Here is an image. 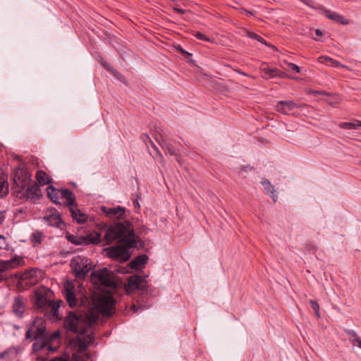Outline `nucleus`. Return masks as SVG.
<instances>
[{"instance_id": "25", "label": "nucleus", "mask_w": 361, "mask_h": 361, "mask_svg": "<svg viewBox=\"0 0 361 361\" xmlns=\"http://www.w3.org/2000/svg\"><path fill=\"white\" fill-rule=\"evenodd\" d=\"M36 178L39 183L42 185H45L51 183V178L42 171H38L36 173Z\"/></svg>"}, {"instance_id": "32", "label": "nucleus", "mask_w": 361, "mask_h": 361, "mask_svg": "<svg viewBox=\"0 0 361 361\" xmlns=\"http://www.w3.org/2000/svg\"><path fill=\"white\" fill-rule=\"evenodd\" d=\"M246 35H247V37H248L250 39H255V40L259 42L262 44H267L265 40L262 37H260L259 35H257L255 32H247Z\"/></svg>"}, {"instance_id": "27", "label": "nucleus", "mask_w": 361, "mask_h": 361, "mask_svg": "<svg viewBox=\"0 0 361 361\" xmlns=\"http://www.w3.org/2000/svg\"><path fill=\"white\" fill-rule=\"evenodd\" d=\"M44 238V236L43 234L41 232L36 231L32 233L30 236V241L34 246H36L40 245L42 243Z\"/></svg>"}, {"instance_id": "46", "label": "nucleus", "mask_w": 361, "mask_h": 361, "mask_svg": "<svg viewBox=\"0 0 361 361\" xmlns=\"http://www.w3.org/2000/svg\"><path fill=\"white\" fill-rule=\"evenodd\" d=\"M73 358H74V361H84L82 358H79V357H78V356H76V355H75V356L73 357Z\"/></svg>"}, {"instance_id": "26", "label": "nucleus", "mask_w": 361, "mask_h": 361, "mask_svg": "<svg viewBox=\"0 0 361 361\" xmlns=\"http://www.w3.org/2000/svg\"><path fill=\"white\" fill-rule=\"evenodd\" d=\"M345 332L350 336V341L353 345H357L361 348V338L354 330L345 329Z\"/></svg>"}, {"instance_id": "9", "label": "nucleus", "mask_w": 361, "mask_h": 361, "mask_svg": "<svg viewBox=\"0 0 361 361\" xmlns=\"http://www.w3.org/2000/svg\"><path fill=\"white\" fill-rule=\"evenodd\" d=\"M23 262V259L20 257H16L9 260H0V281L5 279V277L1 274V273L8 269H14L21 265Z\"/></svg>"}, {"instance_id": "11", "label": "nucleus", "mask_w": 361, "mask_h": 361, "mask_svg": "<svg viewBox=\"0 0 361 361\" xmlns=\"http://www.w3.org/2000/svg\"><path fill=\"white\" fill-rule=\"evenodd\" d=\"M30 180V176L23 170H19L16 172L14 177V183L20 189L26 188Z\"/></svg>"}, {"instance_id": "30", "label": "nucleus", "mask_w": 361, "mask_h": 361, "mask_svg": "<svg viewBox=\"0 0 361 361\" xmlns=\"http://www.w3.org/2000/svg\"><path fill=\"white\" fill-rule=\"evenodd\" d=\"M159 144L163 148H165L167 150L170 155L176 154V149L166 140L161 139V140L159 141Z\"/></svg>"}, {"instance_id": "28", "label": "nucleus", "mask_w": 361, "mask_h": 361, "mask_svg": "<svg viewBox=\"0 0 361 361\" xmlns=\"http://www.w3.org/2000/svg\"><path fill=\"white\" fill-rule=\"evenodd\" d=\"M260 71L262 73H264L265 75V76L267 78H276V75H275L276 68H270L266 64H262L260 67Z\"/></svg>"}, {"instance_id": "31", "label": "nucleus", "mask_w": 361, "mask_h": 361, "mask_svg": "<svg viewBox=\"0 0 361 361\" xmlns=\"http://www.w3.org/2000/svg\"><path fill=\"white\" fill-rule=\"evenodd\" d=\"M102 63L104 66V67H105L108 71L111 72L118 79L122 81L125 80V78L118 71L112 68L106 61H104Z\"/></svg>"}, {"instance_id": "48", "label": "nucleus", "mask_w": 361, "mask_h": 361, "mask_svg": "<svg viewBox=\"0 0 361 361\" xmlns=\"http://www.w3.org/2000/svg\"><path fill=\"white\" fill-rule=\"evenodd\" d=\"M238 73L243 75H245V76H250L249 75H247V73H244V72H242V71H236Z\"/></svg>"}, {"instance_id": "49", "label": "nucleus", "mask_w": 361, "mask_h": 361, "mask_svg": "<svg viewBox=\"0 0 361 361\" xmlns=\"http://www.w3.org/2000/svg\"><path fill=\"white\" fill-rule=\"evenodd\" d=\"M356 125H357V128L361 127V121H357Z\"/></svg>"}, {"instance_id": "34", "label": "nucleus", "mask_w": 361, "mask_h": 361, "mask_svg": "<svg viewBox=\"0 0 361 361\" xmlns=\"http://www.w3.org/2000/svg\"><path fill=\"white\" fill-rule=\"evenodd\" d=\"M339 126L341 128L344 129H357V125H356V123H348V122H344L339 124Z\"/></svg>"}, {"instance_id": "54", "label": "nucleus", "mask_w": 361, "mask_h": 361, "mask_svg": "<svg viewBox=\"0 0 361 361\" xmlns=\"http://www.w3.org/2000/svg\"><path fill=\"white\" fill-rule=\"evenodd\" d=\"M136 204H137V207H139V206H140L139 203L137 202Z\"/></svg>"}, {"instance_id": "41", "label": "nucleus", "mask_w": 361, "mask_h": 361, "mask_svg": "<svg viewBox=\"0 0 361 361\" xmlns=\"http://www.w3.org/2000/svg\"><path fill=\"white\" fill-rule=\"evenodd\" d=\"M35 272L36 271L35 270H30V271H28L27 273H25L24 274V278L25 279L32 278L35 276Z\"/></svg>"}, {"instance_id": "8", "label": "nucleus", "mask_w": 361, "mask_h": 361, "mask_svg": "<svg viewBox=\"0 0 361 361\" xmlns=\"http://www.w3.org/2000/svg\"><path fill=\"white\" fill-rule=\"evenodd\" d=\"M147 287L145 277L138 275H133L128 277V283L126 286V292L130 294L136 290H144Z\"/></svg>"}, {"instance_id": "36", "label": "nucleus", "mask_w": 361, "mask_h": 361, "mask_svg": "<svg viewBox=\"0 0 361 361\" xmlns=\"http://www.w3.org/2000/svg\"><path fill=\"white\" fill-rule=\"evenodd\" d=\"M8 244L6 240V238L4 235H0V250H8Z\"/></svg>"}, {"instance_id": "14", "label": "nucleus", "mask_w": 361, "mask_h": 361, "mask_svg": "<svg viewBox=\"0 0 361 361\" xmlns=\"http://www.w3.org/2000/svg\"><path fill=\"white\" fill-rule=\"evenodd\" d=\"M43 219L48 225L51 226L61 228V226L63 225L60 215L56 210L51 211L50 213L46 215Z\"/></svg>"}, {"instance_id": "44", "label": "nucleus", "mask_w": 361, "mask_h": 361, "mask_svg": "<svg viewBox=\"0 0 361 361\" xmlns=\"http://www.w3.org/2000/svg\"><path fill=\"white\" fill-rule=\"evenodd\" d=\"M4 219H5V216H4V212H0V225L3 223V221H4Z\"/></svg>"}, {"instance_id": "39", "label": "nucleus", "mask_w": 361, "mask_h": 361, "mask_svg": "<svg viewBox=\"0 0 361 361\" xmlns=\"http://www.w3.org/2000/svg\"><path fill=\"white\" fill-rule=\"evenodd\" d=\"M195 36L199 39H201V40H204V41H208L209 42L210 39L206 37L203 33L202 32H197L195 34Z\"/></svg>"}, {"instance_id": "40", "label": "nucleus", "mask_w": 361, "mask_h": 361, "mask_svg": "<svg viewBox=\"0 0 361 361\" xmlns=\"http://www.w3.org/2000/svg\"><path fill=\"white\" fill-rule=\"evenodd\" d=\"M288 65L291 70L295 71L296 73L300 72V67L298 66H297L296 64H294L293 63H288Z\"/></svg>"}, {"instance_id": "10", "label": "nucleus", "mask_w": 361, "mask_h": 361, "mask_svg": "<svg viewBox=\"0 0 361 361\" xmlns=\"http://www.w3.org/2000/svg\"><path fill=\"white\" fill-rule=\"evenodd\" d=\"M63 295L66 302L71 307L78 304V299L75 297L74 286L72 283L67 281L64 286Z\"/></svg>"}, {"instance_id": "23", "label": "nucleus", "mask_w": 361, "mask_h": 361, "mask_svg": "<svg viewBox=\"0 0 361 361\" xmlns=\"http://www.w3.org/2000/svg\"><path fill=\"white\" fill-rule=\"evenodd\" d=\"M47 190L49 197L53 202L56 204H61L59 201L60 190H56L54 186L49 185Z\"/></svg>"}, {"instance_id": "20", "label": "nucleus", "mask_w": 361, "mask_h": 361, "mask_svg": "<svg viewBox=\"0 0 361 361\" xmlns=\"http://www.w3.org/2000/svg\"><path fill=\"white\" fill-rule=\"evenodd\" d=\"M69 210L73 219H75L78 223H84L87 221V215L81 212L80 210L76 207L75 204L70 207Z\"/></svg>"}, {"instance_id": "53", "label": "nucleus", "mask_w": 361, "mask_h": 361, "mask_svg": "<svg viewBox=\"0 0 361 361\" xmlns=\"http://www.w3.org/2000/svg\"><path fill=\"white\" fill-rule=\"evenodd\" d=\"M247 13H248L249 14H252V12H250V11H247Z\"/></svg>"}, {"instance_id": "42", "label": "nucleus", "mask_w": 361, "mask_h": 361, "mask_svg": "<svg viewBox=\"0 0 361 361\" xmlns=\"http://www.w3.org/2000/svg\"><path fill=\"white\" fill-rule=\"evenodd\" d=\"M176 49L178 50L183 54H186V55H188V56H191V54L190 53H188V51H185L180 45H178Z\"/></svg>"}, {"instance_id": "37", "label": "nucleus", "mask_w": 361, "mask_h": 361, "mask_svg": "<svg viewBox=\"0 0 361 361\" xmlns=\"http://www.w3.org/2000/svg\"><path fill=\"white\" fill-rule=\"evenodd\" d=\"M275 75H276V78H289L288 75L283 72V71H281L280 70L276 68V71H275Z\"/></svg>"}, {"instance_id": "51", "label": "nucleus", "mask_w": 361, "mask_h": 361, "mask_svg": "<svg viewBox=\"0 0 361 361\" xmlns=\"http://www.w3.org/2000/svg\"><path fill=\"white\" fill-rule=\"evenodd\" d=\"M6 354V352L5 353H0V358H2L4 357V355Z\"/></svg>"}, {"instance_id": "18", "label": "nucleus", "mask_w": 361, "mask_h": 361, "mask_svg": "<svg viewBox=\"0 0 361 361\" xmlns=\"http://www.w3.org/2000/svg\"><path fill=\"white\" fill-rule=\"evenodd\" d=\"M25 195L28 199L35 200L41 196L39 186L37 183L27 186L25 190Z\"/></svg>"}, {"instance_id": "21", "label": "nucleus", "mask_w": 361, "mask_h": 361, "mask_svg": "<svg viewBox=\"0 0 361 361\" xmlns=\"http://www.w3.org/2000/svg\"><path fill=\"white\" fill-rule=\"evenodd\" d=\"M148 257L147 255H139L130 262L129 266L131 269L138 270L145 266Z\"/></svg>"}, {"instance_id": "4", "label": "nucleus", "mask_w": 361, "mask_h": 361, "mask_svg": "<svg viewBox=\"0 0 361 361\" xmlns=\"http://www.w3.org/2000/svg\"><path fill=\"white\" fill-rule=\"evenodd\" d=\"M65 237L68 242L76 245H97L102 241L101 233L97 232H93L85 236L66 233Z\"/></svg>"}, {"instance_id": "16", "label": "nucleus", "mask_w": 361, "mask_h": 361, "mask_svg": "<svg viewBox=\"0 0 361 361\" xmlns=\"http://www.w3.org/2000/svg\"><path fill=\"white\" fill-rule=\"evenodd\" d=\"M13 312L18 317H22L25 310V302L20 296L14 298L12 304Z\"/></svg>"}, {"instance_id": "13", "label": "nucleus", "mask_w": 361, "mask_h": 361, "mask_svg": "<svg viewBox=\"0 0 361 361\" xmlns=\"http://www.w3.org/2000/svg\"><path fill=\"white\" fill-rule=\"evenodd\" d=\"M102 211L110 218L121 219L124 218L126 209L121 206L111 208L103 207Z\"/></svg>"}, {"instance_id": "24", "label": "nucleus", "mask_w": 361, "mask_h": 361, "mask_svg": "<svg viewBox=\"0 0 361 361\" xmlns=\"http://www.w3.org/2000/svg\"><path fill=\"white\" fill-rule=\"evenodd\" d=\"M8 193V184L4 174L0 173V197L6 196Z\"/></svg>"}, {"instance_id": "50", "label": "nucleus", "mask_w": 361, "mask_h": 361, "mask_svg": "<svg viewBox=\"0 0 361 361\" xmlns=\"http://www.w3.org/2000/svg\"><path fill=\"white\" fill-rule=\"evenodd\" d=\"M302 1L306 5L309 6L308 4V0H302Z\"/></svg>"}, {"instance_id": "43", "label": "nucleus", "mask_w": 361, "mask_h": 361, "mask_svg": "<svg viewBox=\"0 0 361 361\" xmlns=\"http://www.w3.org/2000/svg\"><path fill=\"white\" fill-rule=\"evenodd\" d=\"M307 249L310 251L314 252L315 250V246L312 243H309L307 245Z\"/></svg>"}, {"instance_id": "5", "label": "nucleus", "mask_w": 361, "mask_h": 361, "mask_svg": "<svg viewBox=\"0 0 361 361\" xmlns=\"http://www.w3.org/2000/svg\"><path fill=\"white\" fill-rule=\"evenodd\" d=\"M71 267L78 278H85L91 269L90 260L83 256H75L71 260Z\"/></svg>"}, {"instance_id": "3", "label": "nucleus", "mask_w": 361, "mask_h": 361, "mask_svg": "<svg viewBox=\"0 0 361 361\" xmlns=\"http://www.w3.org/2000/svg\"><path fill=\"white\" fill-rule=\"evenodd\" d=\"M60 334L56 331L49 335L46 331V326L44 321L41 318L35 319L30 328L27 331L25 339H33L35 341L32 345V349L35 352L40 351L44 348L48 346L49 351H55V348L49 345V342L56 341L59 338Z\"/></svg>"}, {"instance_id": "52", "label": "nucleus", "mask_w": 361, "mask_h": 361, "mask_svg": "<svg viewBox=\"0 0 361 361\" xmlns=\"http://www.w3.org/2000/svg\"><path fill=\"white\" fill-rule=\"evenodd\" d=\"M133 309H135V308H136V307H135V305H133ZM134 311L135 312V311H136V310H134Z\"/></svg>"}, {"instance_id": "55", "label": "nucleus", "mask_w": 361, "mask_h": 361, "mask_svg": "<svg viewBox=\"0 0 361 361\" xmlns=\"http://www.w3.org/2000/svg\"><path fill=\"white\" fill-rule=\"evenodd\" d=\"M359 164L361 165V161H360Z\"/></svg>"}, {"instance_id": "22", "label": "nucleus", "mask_w": 361, "mask_h": 361, "mask_svg": "<svg viewBox=\"0 0 361 361\" xmlns=\"http://www.w3.org/2000/svg\"><path fill=\"white\" fill-rule=\"evenodd\" d=\"M51 304V299H48L43 293H36L35 305L37 308L44 309Z\"/></svg>"}, {"instance_id": "29", "label": "nucleus", "mask_w": 361, "mask_h": 361, "mask_svg": "<svg viewBox=\"0 0 361 361\" xmlns=\"http://www.w3.org/2000/svg\"><path fill=\"white\" fill-rule=\"evenodd\" d=\"M319 61L321 63H330L329 65L333 67H345L344 65L341 64L340 62L334 60L333 59L329 56H321L319 58Z\"/></svg>"}, {"instance_id": "6", "label": "nucleus", "mask_w": 361, "mask_h": 361, "mask_svg": "<svg viewBox=\"0 0 361 361\" xmlns=\"http://www.w3.org/2000/svg\"><path fill=\"white\" fill-rule=\"evenodd\" d=\"M116 301L112 295H102L94 301L98 312L107 317L114 313Z\"/></svg>"}, {"instance_id": "2", "label": "nucleus", "mask_w": 361, "mask_h": 361, "mask_svg": "<svg viewBox=\"0 0 361 361\" xmlns=\"http://www.w3.org/2000/svg\"><path fill=\"white\" fill-rule=\"evenodd\" d=\"M93 322H95L94 317L73 312H70L64 321V326L67 330L80 335L76 340L79 352H84L93 342L94 334L90 331Z\"/></svg>"}, {"instance_id": "7", "label": "nucleus", "mask_w": 361, "mask_h": 361, "mask_svg": "<svg viewBox=\"0 0 361 361\" xmlns=\"http://www.w3.org/2000/svg\"><path fill=\"white\" fill-rule=\"evenodd\" d=\"M92 276L97 280V282H99L102 286L111 288L116 286L113 273L108 271L106 268L94 271Z\"/></svg>"}, {"instance_id": "17", "label": "nucleus", "mask_w": 361, "mask_h": 361, "mask_svg": "<svg viewBox=\"0 0 361 361\" xmlns=\"http://www.w3.org/2000/svg\"><path fill=\"white\" fill-rule=\"evenodd\" d=\"M261 184L262 185L267 194L273 200L274 202H276L278 199V194L276 192L274 185H273L270 181L266 178L262 179Z\"/></svg>"}, {"instance_id": "33", "label": "nucleus", "mask_w": 361, "mask_h": 361, "mask_svg": "<svg viewBox=\"0 0 361 361\" xmlns=\"http://www.w3.org/2000/svg\"><path fill=\"white\" fill-rule=\"evenodd\" d=\"M310 305H311V307L312 308V310H314V313H315V315L317 318H320L321 317V314H320V312H319V305L318 304L317 302L314 301V300H311L310 301Z\"/></svg>"}, {"instance_id": "12", "label": "nucleus", "mask_w": 361, "mask_h": 361, "mask_svg": "<svg viewBox=\"0 0 361 361\" xmlns=\"http://www.w3.org/2000/svg\"><path fill=\"white\" fill-rule=\"evenodd\" d=\"M325 16L340 25H345L350 23V20L345 18L344 16L340 15L338 13L335 11H331L329 9H326L324 7L322 8Z\"/></svg>"}, {"instance_id": "47", "label": "nucleus", "mask_w": 361, "mask_h": 361, "mask_svg": "<svg viewBox=\"0 0 361 361\" xmlns=\"http://www.w3.org/2000/svg\"><path fill=\"white\" fill-rule=\"evenodd\" d=\"M315 32H316L317 35H318V36H321L322 35L321 30L319 29L316 30Z\"/></svg>"}, {"instance_id": "19", "label": "nucleus", "mask_w": 361, "mask_h": 361, "mask_svg": "<svg viewBox=\"0 0 361 361\" xmlns=\"http://www.w3.org/2000/svg\"><path fill=\"white\" fill-rule=\"evenodd\" d=\"M59 200L63 199L66 201V204L70 207L75 204V197L74 194L68 189H62L59 191Z\"/></svg>"}, {"instance_id": "1", "label": "nucleus", "mask_w": 361, "mask_h": 361, "mask_svg": "<svg viewBox=\"0 0 361 361\" xmlns=\"http://www.w3.org/2000/svg\"><path fill=\"white\" fill-rule=\"evenodd\" d=\"M106 233L104 241L106 245L116 243V246H111L104 250L106 255L114 259L125 262L130 257V249L137 245L135 233L132 224L125 221L109 226H106Z\"/></svg>"}, {"instance_id": "15", "label": "nucleus", "mask_w": 361, "mask_h": 361, "mask_svg": "<svg viewBox=\"0 0 361 361\" xmlns=\"http://www.w3.org/2000/svg\"><path fill=\"white\" fill-rule=\"evenodd\" d=\"M298 107V105L291 100L279 101L276 106L277 111L283 114H288L290 111Z\"/></svg>"}, {"instance_id": "45", "label": "nucleus", "mask_w": 361, "mask_h": 361, "mask_svg": "<svg viewBox=\"0 0 361 361\" xmlns=\"http://www.w3.org/2000/svg\"><path fill=\"white\" fill-rule=\"evenodd\" d=\"M174 11H176L178 13H184V10L182 8H174Z\"/></svg>"}, {"instance_id": "35", "label": "nucleus", "mask_w": 361, "mask_h": 361, "mask_svg": "<svg viewBox=\"0 0 361 361\" xmlns=\"http://www.w3.org/2000/svg\"><path fill=\"white\" fill-rule=\"evenodd\" d=\"M61 300H58L56 302H53V301L51 300V304H49L48 306L51 307V312L54 314H56V312L58 311V309L61 306Z\"/></svg>"}, {"instance_id": "38", "label": "nucleus", "mask_w": 361, "mask_h": 361, "mask_svg": "<svg viewBox=\"0 0 361 361\" xmlns=\"http://www.w3.org/2000/svg\"><path fill=\"white\" fill-rule=\"evenodd\" d=\"M141 139L142 140V141L147 144V142L149 140L151 144H152V147H154L155 149H157V147L154 145V143L151 141L149 137L146 135V134H143L141 135Z\"/></svg>"}]
</instances>
